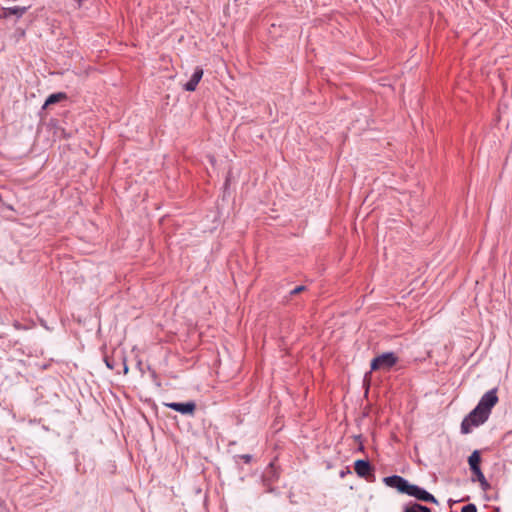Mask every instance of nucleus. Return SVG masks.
<instances>
[{
	"label": "nucleus",
	"instance_id": "nucleus-4",
	"mask_svg": "<svg viewBox=\"0 0 512 512\" xmlns=\"http://www.w3.org/2000/svg\"><path fill=\"white\" fill-rule=\"evenodd\" d=\"M383 481L387 486L395 488L398 492L403 494L407 493L410 485V483L406 479L398 475L385 477Z\"/></svg>",
	"mask_w": 512,
	"mask_h": 512
},
{
	"label": "nucleus",
	"instance_id": "nucleus-3",
	"mask_svg": "<svg viewBox=\"0 0 512 512\" xmlns=\"http://www.w3.org/2000/svg\"><path fill=\"white\" fill-rule=\"evenodd\" d=\"M406 494L420 501L438 504L437 499L432 494L417 485L410 484Z\"/></svg>",
	"mask_w": 512,
	"mask_h": 512
},
{
	"label": "nucleus",
	"instance_id": "nucleus-12",
	"mask_svg": "<svg viewBox=\"0 0 512 512\" xmlns=\"http://www.w3.org/2000/svg\"><path fill=\"white\" fill-rule=\"evenodd\" d=\"M404 512H431V510L418 503H412L404 508Z\"/></svg>",
	"mask_w": 512,
	"mask_h": 512
},
{
	"label": "nucleus",
	"instance_id": "nucleus-7",
	"mask_svg": "<svg viewBox=\"0 0 512 512\" xmlns=\"http://www.w3.org/2000/svg\"><path fill=\"white\" fill-rule=\"evenodd\" d=\"M202 76H203V69L200 67H196L190 80L184 85V89L186 91H190V92L195 91Z\"/></svg>",
	"mask_w": 512,
	"mask_h": 512
},
{
	"label": "nucleus",
	"instance_id": "nucleus-13",
	"mask_svg": "<svg viewBox=\"0 0 512 512\" xmlns=\"http://www.w3.org/2000/svg\"><path fill=\"white\" fill-rule=\"evenodd\" d=\"M306 290H307L306 286H303V285L297 286L296 288H294L293 290L290 291L289 295H290V297L295 296V295H298Z\"/></svg>",
	"mask_w": 512,
	"mask_h": 512
},
{
	"label": "nucleus",
	"instance_id": "nucleus-1",
	"mask_svg": "<svg viewBox=\"0 0 512 512\" xmlns=\"http://www.w3.org/2000/svg\"><path fill=\"white\" fill-rule=\"evenodd\" d=\"M498 403L497 389H491L480 399L478 405L464 418L461 431L468 434L473 427H477L487 421L492 408Z\"/></svg>",
	"mask_w": 512,
	"mask_h": 512
},
{
	"label": "nucleus",
	"instance_id": "nucleus-9",
	"mask_svg": "<svg viewBox=\"0 0 512 512\" xmlns=\"http://www.w3.org/2000/svg\"><path fill=\"white\" fill-rule=\"evenodd\" d=\"M26 10H27L26 7H19V6L4 8L2 17L6 18L10 15H16L17 17H21L26 12Z\"/></svg>",
	"mask_w": 512,
	"mask_h": 512
},
{
	"label": "nucleus",
	"instance_id": "nucleus-2",
	"mask_svg": "<svg viewBox=\"0 0 512 512\" xmlns=\"http://www.w3.org/2000/svg\"><path fill=\"white\" fill-rule=\"evenodd\" d=\"M398 361V357L393 352L383 353L371 361V370H389Z\"/></svg>",
	"mask_w": 512,
	"mask_h": 512
},
{
	"label": "nucleus",
	"instance_id": "nucleus-11",
	"mask_svg": "<svg viewBox=\"0 0 512 512\" xmlns=\"http://www.w3.org/2000/svg\"><path fill=\"white\" fill-rule=\"evenodd\" d=\"M66 94L65 93H55V94H51L45 101V104H44V107H47L49 105H52V104H55V103H58L64 99H66Z\"/></svg>",
	"mask_w": 512,
	"mask_h": 512
},
{
	"label": "nucleus",
	"instance_id": "nucleus-8",
	"mask_svg": "<svg viewBox=\"0 0 512 512\" xmlns=\"http://www.w3.org/2000/svg\"><path fill=\"white\" fill-rule=\"evenodd\" d=\"M472 471V474H473V477H472V481H479L480 483V486L483 490H487L490 485L489 483L487 482L484 474L482 473L481 469L480 468H477V470H471Z\"/></svg>",
	"mask_w": 512,
	"mask_h": 512
},
{
	"label": "nucleus",
	"instance_id": "nucleus-10",
	"mask_svg": "<svg viewBox=\"0 0 512 512\" xmlns=\"http://www.w3.org/2000/svg\"><path fill=\"white\" fill-rule=\"evenodd\" d=\"M481 457L479 451L475 450L468 458V463L471 470H477L480 468Z\"/></svg>",
	"mask_w": 512,
	"mask_h": 512
},
{
	"label": "nucleus",
	"instance_id": "nucleus-5",
	"mask_svg": "<svg viewBox=\"0 0 512 512\" xmlns=\"http://www.w3.org/2000/svg\"><path fill=\"white\" fill-rule=\"evenodd\" d=\"M167 407L171 408L174 411H177L183 415H194V412L196 410V404L193 401L186 402V403H177L172 402L166 404Z\"/></svg>",
	"mask_w": 512,
	"mask_h": 512
},
{
	"label": "nucleus",
	"instance_id": "nucleus-15",
	"mask_svg": "<svg viewBox=\"0 0 512 512\" xmlns=\"http://www.w3.org/2000/svg\"><path fill=\"white\" fill-rule=\"evenodd\" d=\"M241 458L244 459L245 462H249V460H250V456L249 455L241 456Z\"/></svg>",
	"mask_w": 512,
	"mask_h": 512
},
{
	"label": "nucleus",
	"instance_id": "nucleus-6",
	"mask_svg": "<svg viewBox=\"0 0 512 512\" xmlns=\"http://www.w3.org/2000/svg\"><path fill=\"white\" fill-rule=\"evenodd\" d=\"M354 470L358 476L367 478L372 475V467L368 461L357 460L354 463Z\"/></svg>",
	"mask_w": 512,
	"mask_h": 512
},
{
	"label": "nucleus",
	"instance_id": "nucleus-14",
	"mask_svg": "<svg viewBox=\"0 0 512 512\" xmlns=\"http://www.w3.org/2000/svg\"><path fill=\"white\" fill-rule=\"evenodd\" d=\"M461 512H477V508L474 504L465 505Z\"/></svg>",
	"mask_w": 512,
	"mask_h": 512
}]
</instances>
